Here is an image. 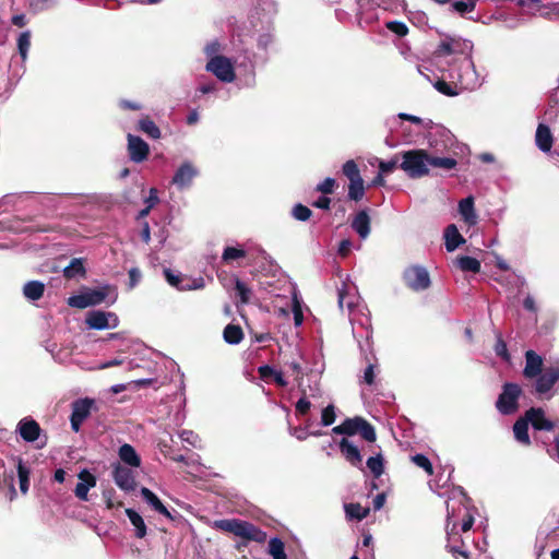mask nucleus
I'll list each match as a JSON object with an SVG mask.
<instances>
[{"mask_svg":"<svg viewBox=\"0 0 559 559\" xmlns=\"http://www.w3.org/2000/svg\"><path fill=\"white\" fill-rule=\"evenodd\" d=\"M400 168L413 179L429 175V154L426 150L415 148L401 153Z\"/></svg>","mask_w":559,"mask_h":559,"instance_id":"7ed1b4c3","label":"nucleus"},{"mask_svg":"<svg viewBox=\"0 0 559 559\" xmlns=\"http://www.w3.org/2000/svg\"><path fill=\"white\" fill-rule=\"evenodd\" d=\"M115 484L123 491L130 492L135 488V478L133 472L124 466L116 465L112 471Z\"/></svg>","mask_w":559,"mask_h":559,"instance_id":"dca6fc26","label":"nucleus"},{"mask_svg":"<svg viewBox=\"0 0 559 559\" xmlns=\"http://www.w3.org/2000/svg\"><path fill=\"white\" fill-rule=\"evenodd\" d=\"M461 507L464 509L466 515V519H464L462 523V531L467 532L473 526L474 516L469 511V498L461 487H457L451 491V496L447 501L448 525L451 520L455 519L461 513Z\"/></svg>","mask_w":559,"mask_h":559,"instance_id":"20e7f679","label":"nucleus"},{"mask_svg":"<svg viewBox=\"0 0 559 559\" xmlns=\"http://www.w3.org/2000/svg\"><path fill=\"white\" fill-rule=\"evenodd\" d=\"M141 496L154 511L158 512L159 514H163L164 516L170 520L174 519L168 509L163 504L159 498L152 490H150L146 487H142Z\"/></svg>","mask_w":559,"mask_h":559,"instance_id":"393cba45","label":"nucleus"},{"mask_svg":"<svg viewBox=\"0 0 559 559\" xmlns=\"http://www.w3.org/2000/svg\"><path fill=\"white\" fill-rule=\"evenodd\" d=\"M245 257L246 251L243 249L237 247H226L223 251L222 260L228 263L230 261L242 259Z\"/></svg>","mask_w":559,"mask_h":559,"instance_id":"de8ad7c7","label":"nucleus"},{"mask_svg":"<svg viewBox=\"0 0 559 559\" xmlns=\"http://www.w3.org/2000/svg\"><path fill=\"white\" fill-rule=\"evenodd\" d=\"M269 554L273 559H288L282 539L273 537L269 542Z\"/></svg>","mask_w":559,"mask_h":559,"instance_id":"58836bf2","label":"nucleus"},{"mask_svg":"<svg viewBox=\"0 0 559 559\" xmlns=\"http://www.w3.org/2000/svg\"><path fill=\"white\" fill-rule=\"evenodd\" d=\"M476 3L477 2L473 1V0H457V1H453L451 3V8H452V11H454L461 15H465L475 10Z\"/></svg>","mask_w":559,"mask_h":559,"instance_id":"79ce46f5","label":"nucleus"},{"mask_svg":"<svg viewBox=\"0 0 559 559\" xmlns=\"http://www.w3.org/2000/svg\"><path fill=\"white\" fill-rule=\"evenodd\" d=\"M340 451L345 460L355 467L361 468L362 466V456L360 454L359 449L352 441L346 438H343L340 443Z\"/></svg>","mask_w":559,"mask_h":559,"instance_id":"6ab92c4d","label":"nucleus"},{"mask_svg":"<svg viewBox=\"0 0 559 559\" xmlns=\"http://www.w3.org/2000/svg\"><path fill=\"white\" fill-rule=\"evenodd\" d=\"M522 393L520 385L516 383H506L502 392L498 396L496 407L502 415H511L518 411L519 397Z\"/></svg>","mask_w":559,"mask_h":559,"instance_id":"0eeeda50","label":"nucleus"},{"mask_svg":"<svg viewBox=\"0 0 559 559\" xmlns=\"http://www.w3.org/2000/svg\"><path fill=\"white\" fill-rule=\"evenodd\" d=\"M557 381H559V365L546 368L543 373L536 377V393L539 395L548 394Z\"/></svg>","mask_w":559,"mask_h":559,"instance_id":"4468645a","label":"nucleus"},{"mask_svg":"<svg viewBox=\"0 0 559 559\" xmlns=\"http://www.w3.org/2000/svg\"><path fill=\"white\" fill-rule=\"evenodd\" d=\"M222 50V47H221V44L218 40H213L211 43H209L205 47H204V53L211 59V58H214V57H223L222 55H219V51Z\"/></svg>","mask_w":559,"mask_h":559,"instance_id":"0e129e2a","label":"nucleus"},{"mask_svg":"<svg viewBox=\"0 0 559 559\" xmlns=\"http://www.w3.org/2000/svg\"><path fill=\"white\" fill-rule=\"evenodd\" d=\"M235 289L239 298L240 304L245 305L250 301L252 292L251 289L239 278H236Z\"/></svg>","mask_w":559,"mask_h":559,"instance_id":"c03bdc74","label":"nucleus"},{"mask_svg":"<svg viewBox=\"0 0 559 559\" xmlns=\"http://www.w3.org/2000/svg\"><path fill=\"white\" fill-rule=\"evenodd\" d=\"M214 527L224 532L234 534L247 540L257 543H264L266 540V533L250 522L231 519V520H217L214 522Z\"/></svg>","mask_w":559,"mask_h":559,"instance_id":"f03ea898","label":"nucleus"},{"mask_svg":"<svg viewBox=\"0 0 559 559\" xmlns=\"http://www.w3.org/2000/svg\"><path fill=\"white\" fill-rule=\"evenodd\" d=\"M457 86V84L451 85L443 80L437 81L435 84L436 90L447 96H456L459 94Z\"/></svg>","mask_w":559,"mask_h":559,"instance_id":"8fccbe9b","label":"nucleus"},{"mask_svg":"<svg viewBox=\"0 0 559 559\" xmlns=\"http://www.w3.org/2000/svg\"><path fill=\"white\" fill-rule=\"evenodd\" d=\"M337 295L340 308L343 310L344 307H346L348 309L349 317H352L355 308L358 307V296L356 294L349 293L345 283H343L342 286L337 289ZM353 321L354 319L350 318V322Z\"/></svg>","mask_w":559,"mask_h":559,"instance_id":"b1692460","label":"nucleus"},{"mask_svg":"<svg viewBox=\"0 0 559 559\" xmlns=\"http://www.w3.org/2000/svg\"><path fill=\"white\" fill-rule=\"evenodd\" d=\"M321 425L318 424L312 417L306 418V429L308 431V437H321L324 435V431L320 428Z\"/></svg>","mask_w":559,"mask_h":559,"instance_id":"6e6d98bb","label":"nucleus"},{"mask_svg":"<svg viewBox=\"0 0 559 559\" xmlns=\"http://www.w3.org/2000/svg\"><path fill=\"white\" fill-rule=\"evenodd\" d=\"M289 369L293 371V374L295 376L296 380H300L304 377V370L299 362L297 361H290L287 364Z\"/></svg>","mask_w":559,"mask_h":559,"instance_id":"338daca9","label":"nucleus"},{"mask_svg":"<svg viewBox=\"0 0 559 559\" xmlns=\"http://www.w3.org/2000/svg\"><path fill=\"white\" fill-rule=\"evenodd\" d=\"M365 195L362 178L349 181L348 198L353 201H360Z\"/></svg>","mask_w":559,"mask_h":559,"instance_id":"ea45409f","label":"nucleus"},{"mask_svg":"<svg viewBox=\"0 0 559 559\" xmlns=\"http://www.w3.org/2000/svg\"><path fill=\"white\" fill-rule=\"evenodd\" d=\"M139 129L154 140L160 138L159 128L148 117L139 120Z\"/></svg>","mask_w":559,"mask_h":559,"instance_id":"4c0bfd02","label":"nucleus"},{"mask_svg":"<svg viewBox=\"0 0 559 559\" xmlns=\"http://www.w3.org/2000/svg\"><path fill=\"white\" fill-rule=\"evenodd\" d=\"M386 28L400 37L405 36L408 33V27L406 24L400 21L388 22Z\"/></svg>","mask_w":559,"mask_h":559,"instance_id":"4d7b16f0","label":"nucleus"},{"mask_svg":"<svg viewBox=\"0 0 559 559\" xmlns=\"http://www.w3.org/2000/svg\"><path fill=\"white\" fill-rule=\"evenodd\" d=\"M85 323L93 330L115 329L119 324V319L114 312L94 310L87 313Z\"/></svg>","mask_w":559,"mask_h":559,"instance_id":"f8f14e48","label":"nucleus"},{"mask_svg":"<svg viewBox=\"0 0 559 559\" xmlns=\"http://www.w3.org/2000/svg\"><path fill=\"white\" fill-rule=\"evenodd\" d=\"M412 461L418 466L425 469L429 475L432 474V465L429 459L424 454H415L412 456Z\"/></svg>","mask_w":559,"mask_h":559,"instance_id":"bf43d9fd","label":"nucleus"},{"mask_svg":"<svg viewBox=\"0 0 559 559\" xmlns=\"http://www.w3.org/2000/svg\"><path fill=\"white\" fill-rule=\"evenodd\" d=\"M459 214L461 215L463 222L472 227L475 226L478 222V215L475 210V199L473 195H468L462 199L457 205Z\"/></svg>","mask_w":559,"mask_h":559,"instance_id":"a211bd4d","label":"nucleus"},{"mask_svg":"<svg viewBox=\"0 0 559 559\" xmlns=\"http://www.w3.org/2000/svg\"><path fill=\"white\" fill-rule=\"evenodd\" d=\"M164 274H165L166 281L168 282V284L170 286L177 288L178 290H181V286H182V283H185V277L186 276H182L179 273L176 274V273L171 272L168 269H166L164 271Z\"/></svg>","mask_w":559,"mask_h":559,"instance_id":"603ef678","label":"nucleus"},{"mask_svg":"<svg viewBox=\"0 0 559 559\" xmlns=\"http://www.w3.org/2000/svg\"><path fill=\"white\" fill-rule=\"evenodd\" d=\"M128 153L132 162L142 163L147 158L150 147L140 136L128 134Z\"/></svg>","mask_w":559,"mask_h":559,"instance_id":"2eb2a0df","label":"nucleus"},{"mask_svg":"<svg viewBox=\"0 0 559 559\" xmlns=\"http://www.w3.org/2000/svg\"><path fill=\"white\" fill-rule=\"evenodd\" d=\"M336 420V412L335 406L333 404H329L326 407H324L321 412V420L320 425L322 427H329L334 424Z\"/></svg>","mask_w":559,"mask_h":559,"instance_id":"a18cd8bd","label":"nucleus"},{"mask_svg":"<svg viewBox=\"0 0 559 559\" xmlns=\"http://www.w3.org/2000/svg\"><path fill=\"white\" fill-rule=\"evenodd\" d=\"M342 171L344 174V176L349 180H356L358 178H361L360 176V171H359V168L356 164L355 160L353 159H349L347 160L343 167H342Z\"/></svg>","mask_w":559,"mask_h":559,"instance_id":"49530a36","label":"nucleus"},{"mask_svg":"<svg viewBox=\"0 0 559 559\" xmlns=\"http://www.w3.org/2000/svg\"><path fill=\"white\" fill-rule=\"evenodd\" d=\"M17 50L24 62L27 59L28 50L31 47V32L24 31L20 34L17 38Z\"/></svg>","mask_w":559,"mask_h":559,"instance_id":"a19ab883","label":"nucleus"},{"mask_svg":"<svg viewBox=\"0 0 559 559\" xmlns=\"http://www.w3.org/2000/svg\"><path fill=\"white\" fill-rule=\"evenodd\" d=\"M45 290V286L41 282L31 281L24 285V296L29 300H38Z\"/></svg>","mask_w":559,"mask_h":559,"instance_id":"2f4dec72","label":"nucleus"},{"mask_svg":"<svg viewBox=\"0 0 559 559\" xmlns=\"http://www.w3.org/2000/svg\"><path fill=\"white\" fill-rule=\"evenodd\" d=\"M224 341L230 345L239 344L243 338V332L239 325L228 324L223 332Z\"/></svg>","mask_w":559,"mask_h":559,"instance_id":"7c9ffc66","label":"nucleus"},{"mask_svg":"<svg viewBox=\"0 0 559 559\" xmlns=\"http://www.w3.org/2000/svg\"><path fill=\"white\" fill-rule=\"evenodd\" d=\"M447 78L457 84L461 90H475L483 84V79L475 69L472 55L445 60Z\"/></svg>","mask_w":559,"mask_h":559,"instance_id":"f257e3e1","label":"nucleus"},{"mask_svg":"<svg viewBox=\"0 0 559 559\" xmlns=\"http://www.w3.org/2000/svg\"><path fill=\"white\" fill-rule=\"evenodd\" d=\"M204 280L202 277L191 278L185 277V283H182L181 290H197L202 289L204 287Z\"/></svg>","mask_w":559,"mask_h":559,"instance_id":"5fc2aeb1","label":"nucleus"},{"mask_svg":"<svg viewBox=\"0 0 559 559\" xmlns=\"http://www.w3.org/2000/svg\"><path fill=\"white\" fill-rule=\"evenodd\" d=\"M376 372H374V365L369 364L364 372V381L371 385L374 382Z\"/></svg>","mask_w":559,"mask_h":559,"instance_id":"69168bd1","label":"nucleus"},{"mask_svg":"<svg viewBox=\"0 0 559 559\" xmlns=\"http://www.w3.org/2000/svg\"><path fill=\"white\" fill-rule=\"evenodd\" d=\"M528 424L530 420H527V417L525 416L524 418L518 419L513 425L514 438L525 445L531 443L528 436Z\"/></svg>","mask_w":559,"mask_h":559,"instance_id":"c756f323","label":"nucleus"},{"mask_svg":"<svg viewBox=\"0 0 559 559\" xmlns=\"http://www.w3.org/2000/svg\"><path fill=\"white\" fill-rule=\"evenodd\" d=\"M200 171L191 162H183L175 171L171 183L180 191L191 188Z\"/></svg>","mask_w":559,"mask_h":559,"instance_id":"9b49d317","label":"nucleus"},{"mask_svg":"<svg viewBox=\"0 0 559 559\" xmlns=\"http://www.w3.org/2000/svg\"><path fill=\"white\" fill-rule=\"evenodd\" d=\"M78 477L80 481L75 486L74 495L81 501H87L88 490L96 486V477L86 468L82 469Z\"/></svg>","mask_w":559,"mask_h":559,"instance_id":"f3484780","label":"nucleus"},{"mask_svg":"<svg viewBox=\"0 0 559 559\" xmlns=\"http://www.w3.org/2000/svg\"><path fill=\"white\" fill-rule=\"evenodd\" d=\"M457 165V162L455 158L452 157H440V156H432L429 155V168H441L444 170H451L454 169Z\"/></svg>","mask_w":559,"mask_h":559,"instance_id":"c9c22d12","label":"nucleus"},{"mask_svg":"<svg viewBox=\"0 0 559 559\" xmlns=\"http://www.w3.org/2000/svg\"><path fill=\"white\" fill-rule=\"evenodd\" d=\"M527 420L532 424L533 428L536 430H546L550 431L554 429L555 425L551 420L547 419L545 416V412L539 407H532L526 411Z\"/></svg>","mask_w":559,"mask_h":559,"instance_id":"aec40b11","label":"nucleus"},{"mask_svg":"<svg viewBox=\"0 0 559 559\" xmlns=\"http://www.w3.org/2000/svg\"><path fill=\"white\" fill-rule=\"evenodd\" d=\"M543 371V358L534 350L525 353V367L523 374L525 378L534 379Z\"/></svg>","mask_w":559,"mask_h":559,"instance_id":"412c9836","label":"nucleus"},{"mask_svg":"<svg viewBox=\"0 0 559 559\" xmlns=\"http://www.w3.org/2000/svg\"><path fill=\"white\" fill-rule=\"evenodd\" d=\"M17 432L24 441L34 442L39 437L40 427L34 419L23 418L17 424Z\"/></svg>","mask_w":559,"mask_h":559,"instance_id":"4be33fe9","label":"nucleus"},{"mask_svg":"<svg viewBox=\"0 0 559 559\" xmlns=\"http://www.w3.org/2000/svg\"><path fill=\"white\" fill-rule=\"evenodd\" d=\"M17 476L20 480V489L23 493H26L28 491V477H29V469L25 466L23 461L20 459L17 462Z\"/></svg>","mask_w":559,"mask_h":559,"instance_id":"37998d69","label":"nucleus"},{"mask_svg":"<svg viewBox=\"0 0 559 559\" xmlns=\"http://www.w3.org/2000/svg\"><path fill=\"white\" fill-rule=\"evenodd\" d=\"M352 247L353 242L349 239H344L340 242L337 252L341 257H346L349 253Z\"/></svg>","mask_w":559,"mask_h":559,"instance_id":"774afa93","label":"nucleus"},{"mask_svg":"<svg viewBox=\"0 0 559 559\" xmlns=\"http://www.w3.org/2000/svg\"><path fill=\"white\" fill-rule=\"evenodd\" d=\"M344 508H345L346 516L349 520L361 521L369 513V509L362 508L359 503H348V504H345Z\"/></svg>","mask_w":559,"mask_h":559,"instance_id":"e433bc0d","label":"nucleus"},{"mask_svg":"<svg viewBox=\"0 0 559 559\" xmlns=\"http://www.w3.org/2000/svg\"><path fill=\"white\" fill-rule=\"evenodd\" d=\"M343 426L344 436L359 433L368 442H373L377 438L373 426L362 417L356 416L354 418H347L343 421Z\"/></svg>","mask_w":559,"mask_h":559,"instance_id":"9d476101","label":"nucleus"},{"mask_svg":"<svg viewBox=\"0 0 559 559\" xmlns=\"http://www.w3.org/2000/svg\"><path fill=\"white\" fill-rule=\"evenodd\" d=\"M310 407H311V402L306 396L300 397L295 405L296 415L297 416H306L307 413L309 412Z\"/></svg>","mask_w":559,"mask_h":559,"instance_id":"e2e57ef3","label":"nucleus"},{"mask_svg":"<svg viewBox=\"0 0 559 559\" xmlns=\"http://www.w3.org/2000/svg\"><path fill=\"white\" fill-rule=\"evenodd\" d=\"M473 43L457 36L445 35L438 45L435 56L437 58H462L472 55Z\"/></svg>","mask_w":559,"mask_h":559,"instance_id":"39448f33","label":"nucleus"},{"mask_svg":"<svg viewBox=\"0 0 559 559\" xmlns=\"http://www.w3.org/2000/svg\"><path fill=\"white\" fill-rule=\"evenodd\" d=\"M119 457L123 463L132 467H139L141 464V459L136 454L134 448L128 443H124L120 447Z\"/></svg>","mask_w":559,"mask_h":559,"instance_id":"c85d7f7f","label":"nucleus"},{"mask_svg":"<svg viewBox=\"0 0 559 559\" xmlns=\"http://www.w3.org/2000/svg\"><path fill=\"white\" fill-rule=\"evenodd\" d=\"M455 264L464 272L478 273L480 271V262L473 257L462 255L456 258Z\"/></svg>","mask_w":559,"mask_h":559,"instance_id":"473e14b6","label":"nucleus"},{"mask_svg":"<svg viewBox=\"0 0 559 559\" xmlns=\"http://www.w3.org/2000/svg\"><path fill=\"white\" fill-rule=\"evenodd\" d=\"M367 467L376 478H379L383 473V460L381 455L369 457L367 460Z\"/></svg>","mask_w":559,"mask_h":559,"instance_id":"09e8293b","label":"nucleus"},{"mask_svg":"<svg viewBox=\"0 0 559 559\" xmlns=\"http://www.w3.org/2000/svg\"><path fill=\"white\" fill-rule=\"evenodd\" d=\"M259 373L262 378L272 377L274 379L275 383L282 388H284L288 384L283 376V372L274 369L273 367H271L269 365L261 366L259 368Z\"/></svg>","mask_w":559,"mask_h":559,"instance_id":"f704fd0d","label":"nucleus"},{"mask_svg":"<svg viewBox=\"0 0 559 559\" xmlns=\"http://www.w3.org/2000/svg\"><path fill=\"white\" fill-rule=\"evenodd\" d=\"M205 69L224 83H231L236 79L234 63L227 57L211 58Z\"/></svg>","mask_w":559,"mask_h":559,"instance_id":"6e6552de","label":"nucleus"},{"mask_svg":"<svg viewBox=\"0 0 559 559\" xmlns=\"http://www.w3.org/2000/svg\"><path fill=\"white\" fill-rule=\"evenodd\" d=\"M109 295V286L100 288H85L80 294L68 298V305L78 309L100 305Z\"/></svg>","mask_w":559,"mask_h":559,"instance_id":"423d86ee","label":"nucleus"},{"mask_svg":"<svg viewBox=\"0 0 559 559\" xmlns=\"http://www.w3.org/2000/svg\"><path fill=\"white\" fill-rule=\"evenodd\" d=\"M63 275L67 278H75L85 275V267L81 258H74L70 264L63 269Z\"/></svg>","mask_w":559,"mask_h":559,"instance_id":"72a5a7b5","label":"nucleus"},{"mask_svg":"<svg viewBox=\"0 0 559 559\" xmlns=\"http://www.w3.org/2000/svg\"><path fill=\"white\" fill-rule=\"evenodd\" d=\"M352 228L365 240L370 235V216L367 210L359 211L353 218Z\"/></svg>","mask_w":559,"mask_h":559,"instance_id":"5701e85b","label":"nucleus"},{"mask_svg":"<svg viewBox=\"0 0 559 559\" xmlns=\"http://www.w3.org/2000/svg\"><path fill=\"white\" fill-rule=\"evenodd\" d=\"M377 160H378L379 171L381 173V175L386 176L394 171V169L397 166L399 158H397V156H395L391 160H381L378 158H377Z\"/></svg>","mask_w":559,"mask_h":559,"instance_id":"864d4df0","label":"nucleus"},{"mask_svg":"<svg viewBox=\"0 0 559 559\" xmlns=\"http://www.w3.org/2000/svg\"><path fill=\"white\" fill-rule=\"evenodd\" d=\"M94 403L95 401L88 397L79 399L72 403L70 423L73 431L80 430L83 421L91 415Z\"/></svg>","mask_w":559,"mask_h":559,"instance_id":"ddd939ff","label":"nucleus"},{"mask_svg":"<svg viewBox=\"0 0 559 559\" xmlns=\"http://www.w3.org/2000/svg\"><path fill=\"white\" fill-rule=\"evenodd\" d=\"M495 353H496L497 356L501 357L502 359H504L507 361L510 359V355L508 353L507 344L502 340V336H501L500 333L497 334V342H496V345H495Z\"/></svg>","mask_w":559,"mask_h":559,"instance_id":"13d9d810","label":"nucleus"},{"mask_svg":"<svg viewBox=\"0 0 559 559\" xmlns=\"http://www.w3.org/2000/svg\"><path fill=\"white\" fill-rule=\"evenodd\" d=\"M311 214H312L311 210L300 203L296 204L292 211V215L294 216V218L297 221H300V222L308 221L310 218Z\"/></svg>","mask_w":559,"mask_h":559,"instance_id":"3c124183","label":"nucleus"},{"mask_svg":"<svg viewBox=\"0 0 559 559\" xmlns=\"http://www.w3.org/2000/svg\"><path fill=\"white\" fill-rule=\"evenodd\" d=\"M403 280L406 286L415 292L427 289L431 283L428 271L420 265H412L405 269Z\"/></svg>","mask_w":559,"mask_h":559,"instance_id":"1a4fd4ad","label":"nucleus"},{"mask_svg":"<svg viewBox=\"0 0 559 559\" xmlns=\"http://www.w3.org/2000/svg\"><path fill=\"white\" fill-rule=\"evenodd\" d=\"M126 515L134 527V535L138 538H143L146 536V524L143 518L133 509H126Z\"/></svg>","mask_w":559,"mask_h":559,"instance_id":"cd10ccee","label":"nucleus"},{"mask_svg":"<svg viewBox=\"0 0 559 559\" xmlns=\"http://www.w3.org/2000/svg\"><path fill=\"white\" fill-rule=\"evenodd\" d=\"M463 243H465V239L460 234L456 225L450 224L447 226L444 230V245L447 251L452 252Z\"/></svg>","mask_w":559,"mask_h":559,"instance_id":"a878e982","label":"nucleus"},{"mask_svg":"<svg viewBox=\"0 0 559 559\" xmlns=\"http://www.w3.org/2000/svg\"><path fill=\"white\" fill-rule=\"evenodd\" d=\"M179 437H180V439H181L183 442H186V443H188V444H190V445H192V447H194V448L200 447V444H199V442H200L199 436H198V435H195V433H194L193 431H191V430H182V431L179 433Z\"/></svg>","mask_w":559,"mask_h":559,"instance_id":"680f3d73","label":"nucleus"},{"mask_svg":"<svg viewBox=\"0 0 559 559\" xmlns=\"http://www.w3.org/2000/svg\"><path fill=\"white\" fill-rule=\"evenodd\" d=\"M336 186L335 179L328 177L317 186V191L323 194H331Z\"/></svg>","mask_w":559,"mask_h":559,"instance_id":"052dcab7","label":"nucleus"},{"mask_svg":"<svg viewBox=\"0 0 559 559\" xmlns=\"http://www.w3.org/2000/svg\"><path fill=\"white\" fill-rule=\"evenodd\" d=\"M535 141H536L537 147L542 152H544V153L549 152L551 150L552 143H554V138H552L549 127H547L546 124H543V123L538 124L536 134H535Z\"/></svg>","mask_w":559,"mask_h":559,"instance_id":"bb28decb","label":"nucleus"}]
</instances>
